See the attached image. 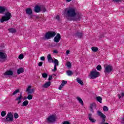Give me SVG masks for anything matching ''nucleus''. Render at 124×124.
Masks as SVG:
<instances>
[{"mask_svg": "<svg viewBox=\"0 0 124 124\" xmlns=\"http://www.w3.org/2000/svg\"><path fill=\"white\" fill-rule=\"evenodd\" d=\"M5 13L3 16H2L0 19V23H3L4 22H6L11 19L12 15L11 13L8 11V9L6 7L0 6V14H3Z\"/></svg>", "mask_w": 124, "mask_h": 124, "instance_id": "nucleus-1", "label": "nucleus"}, {"mask_svg": "<svg viewBox=\"0 0 124 124\" xmlns=\"http://www.w3.org/2000/svg\"><path fill=\"white\" fill-rule=\"evenodd\" d=\"M76 9L74 8H70L67 11V16L68 17L74 18L76 16Z\"/></svg>", "mask_w": 124, "mask_h": 124, "instance_id": "nucleus-2", "label": "nucleus"}, {"mask_svg": "<svg viewBox=\"0 0 124 124\" xmlns=\"http://www.w3.org/2000/svg\"><path fill=\"white\" fill-rule=\"evenodd\" d=\"M82 19V14L79 12L76 13V16L74 17L67 18L68 21H81Z\"/></svg>", "mask_w": 124, "mask_h": 124, "instance_id": "nucleus-3", "label": "nucleus"}, {"mask_svg": "<svg viewBox=\"0 0 124 124\" xmlns=\"http://www.w3.org/2000/svg\"><path fill=\"white\" fill-rule=\"evenodd\" d=\"M56 35V32L55 31H48L47 32L45 37L42 38V39L43 40H46V39H50V38H52V37H54Z\"/></svg>", "mask_w": 124, "mask_h": 124, "instance_id": "nucleus-4", "label": "nucleus"}, {"mask_svg": "<svg viewBox=\"0 0 124 124\" xmlns=\"http://www.w3.org/2000/svg\"><path fill=\"white\" fill-rule=\"evenodd\" d=\"M7 60V55L5 51L0 49V62H4Z\"/></svg>", "mask_w": 124, "mask_h": 124, "instance_id": "nucleus-5", "label": "nucleus"}, {"mask_svg": "<svg viewBox=\"0 0 124 124\" xmlns=\"http://www.w3.org/2000/svg\"><path fill=\"white\" fill-rule=\"evenodd\" d=\"M4 122L5 123L13 122V114L11 112H8L6 116V118H4Z\"/></svg>", "mask_w": 124, "mask_h": 124, "instance_id": "nucleus-6", "label": "nucleus"}, {"mask_svg": "<svg viewBox=\"0 0 124 124\" xmlns=\"http://www.w3.org/2000/svg\"><path fill=\"white\" fill-rule=\"evenodd\" d=\"M99 76H100V74L99 73V72H97L96 70H94V71H91V79H95V78H97V77H99Z\"/></svg>", "mask_w": 124, "mask_h": 124, "instance_id": "nucleus-7", "label": "nucleus"}, {"mask_svg": "<svg viewBox=\"0 0 124 124\" xmlns=\"http://www.w3.org/2000/svg\"><path fill=\"white\" fill-rule=\"evenodd\" d=\"M48 123H51V124H55L57 122V117L54 115H50L47 118Z\"/></svg>", "mask_w": 124, "mask_h": 124, "instance_id": "nucleus-8", "label": "nucleus"}, {"mask_svg": "<svg viewBox=\"0 0 124 124\" xmlns=\"http://www.w3.org/2000/svg\"><path fill=\"white\" fill-rule=\"evenodd\" d=\"M113 66H112L110 65H108L105 68L104 73L105 74H106V73H110L112 71H113Z\"/></svg>", "mask_w": 124, "mask_h": 124, "instance_id": "nucleus-9", "label": "nucleus"}, {"mask_svg": "<svg viewBox=\"0 0 124 124\" xmlns=\"http://www.w3.org/2000/svg\"><path fill=\"white\" fill-rule=\"evenodd\" d=\"M25 11H26V14H27V15L31 16L30 19H31L32 18V16H31V15H32V10L31 9V8H27L25 10Z\"/></svg>", "mask_w": 124, "mask_h": 124, "instance_id": "nucleus-10", "label": "nucleus"}, {"mask_svg": "<svg viewBox=\"0 0 124 124\" xmlns=\"http://www.w3.org/2000/svg\"><path fill=\"white\" fill-rule=\"evenodd\" d=\"M53 62L54 63V68L52 70V71L56 72V71H57V66H59V61L54 59V61H53Z\"/></svg>", "mask_w": 124, "mask_h": 124, "instance_id": "nucleus-11", "label": "nucleus"}, {"mask_svg": "<svg viewBox=\"0 0 124 124\" xmlns=\"http://www.w3.org/2000/svg\"><path fill=\"white\" fill-rule=\"evenodd\" d=\"M62 37L61 36V34L60 33H57V35L54 37V42H56L58 43L60 42V40H61Z\"/></svg>", "mask_w": 124, "mask_h": 124, "instance_id": "nucleus-12", "label": "nucleus"}, {"mask_svg": "<svg viewBox=\"0 0 124 124\" xmlns=\"http://www.w3.org/2000/svg\"><path fill=\"white\" fill-rule=\"evenodd\" d=\"M83 35L84 33H83V32H80L79 31H78L75 34V37H78V38H82Z\"/></svg>", "mask_w": 124, "mask_h": 124, "instance_id": "nucleus-13", "label": "nucleus"}, {"mask_svg": "<svg viewBox=\"0 0 124 124\" xmlns=\"http://www.w3.org/2000/svg\"><path fill=\"white\" fill-rule=\"evenodd\" d=\"M34 11L35 13H39L41 11V7L39 6L38 5H36L34 8Z\"/></svg>", "mask_w": 124, "mask_h": 124, "instance_id": "nucleus-14", "label": "nucleus"}, {"mask_svg": "<svg viewBox=\"0 0 124 124\" xmlns=\"http://www.w3.org/2000/svg\"><path fill=\"white\" fill-rule=\"evenodd\" d=\"M31 86H29L26 90V92H28V94H31V93H34V89H31Z\"/></svg>", "mask_w": 124, "mask_h": 124, "instance_id": "nucleus-15", "label": "nucleus"}, {"mask_svg": "<svg viewBox=\"0 0 124 124\" xmlns=\"http://www.w3.org/2000/svg\"><path fill=\"white\" fill-rule=\"evenodd\" d=\"M4 76H12L13 72L12 71L8 70L4 73Z\"/></svg>", "mask_w": 124, "mask_h": 124, "instance_id": "nucleus-16", "label": "nucleus"}, {"mask_svg": "<svg viewBox=\"0 0 124 124\" xmlns=\"http://www.w3.org/2000/svg\"><path fill=\"white\" fill-rule=\"evenodd\" d=\"M67 84V81L66 80H62L61 84L60 85L59 87V90L62 91V87H63L65 85Z\"/></svg>", "mask_w": 124, "mask_h": 124, "instance_id": "nucleus-17", "label": "nucleus"}, {"mask_svg": "<svg viewBox=\"0 0 124 124\" xmlns=\"http://www.w3.org/2000/svg\"><path fill=\"white\" fill-rule=\"evenodd\" d=\"M94 108H96V106H95V103H93L92 104H91L90 107V109L92 113H93L94 112L93 111V109H94Z\"/></svg>", "mask_w": 124, "mask_h": 124, "instance_id": "nucleus-18", "label": "nucleus"}, {"mask_svg": "<svg viewBox=\"0 0 124 124\" xmlns=\"http://www.w3.org/2000/svg\"><path fill=\"white\" fill-rule=\"evenodd\" d=\"M51 86V81H48L46 82L45 84L42 85L43 88H45V89H47V88H49Z\"/></svg>", "mask_w": 124, "mask_h": 124, "instance_id": "nucleus-19", "label": "nucleus"}, {"mask_svg": "<svg viewBox=\"0 0 124 124\" xmlns=\"http://www.w3.org/2000/svg\"><path fill=\"white\" fill-rule=\"evenodd\" d=\"M23 72H25V69H24V68L20 67L17 69V74H21V73H23Z\"/></svg>", "mask_w": 124, "mask_h": 124, "instance_id": "nucleus-20", "label": "nucleus"}, {"mask_svg": "<svg viewBox=\"0 0 124 124\" xmlns=\"http://www.w3.org/2000/svg\"><path fill=\"white\" fill-rule=\"evenodd\" d=\"M8 31L9 32H11V33H16V32H17L16 29L13 28L8 29Z\"/></svg>", "mask_w": 124, "mask_h": 124, "instance_id": "nucleus-21", "label": "nucleus"}, {"mask_svg": "<svg viewBox=\"0 0 124 124\" xmlns=\"http://www.w3.org/2000/svg\"><path fill=\"white\" fill-rule=\"evenodd\" d=\"M47 60L49 62H54V60H53V58H52L51 54H48L47 55Z\"/></svg>", "mask_w": 124, "mask_h": 124, "instance_id": "nucleus-22", "label": "nucleus"}, {"mask_svg": "<svg viewBox=\"0 0 124 124\" xmlns=\"http://www.w3.org/2000/svg\"><path fill=\"white\" fill-rule=\"evenodd\" d=\"M88 118H89L90 122H91V123H94L96 121V120H94L93 118H92V114L91 113H90L89 114Z\"/></svg>", "mask_w": 124, "mask_h": 124, "instance_id": "nucleus-23", "label": "nucleus"}, {"mask_svg": "<svg viewBox=\"0 0 124 124\" xmlns=\"http://www.w3.org/2000/svg\"><path fill=\"white\" fill-rule=\"evenodd\" d=\"M77 99H78V102L80 103V104L82 105V106H84V102H83V100H82V98H81L79 97H77Z\"/></svg>", "mask_w": 124, "mask_h": 124, "instance_id": "nucleus-24", "label": "nucleus"}, {"mask_svg": "<svg viewBox=\"0 0 124 124\" xmlns=\"http://www.w3.org/2000/svg\"><path fill=\"white\" fill-rule=\"evenodd\" d=\"M77 81L78 84H80V85H81V86H84V82L80 78H77Z\"/></svg>", "mask_w": 124, "mask_h": 124, "instance_id": "nucleus-25", "label": "nucleus"}, {"mask_svg": "<svg viewBox=\"0 0 124 124\" xmlns=\"http://www.w3.org/2000/svg\"><path fill=\"white\" fill-rule=\"evenodd\" d=\"M29 104V101L28 100H25V101H24L23 103H22V104L21 105V106L22 107H24L25 106H28Z\"/></svg>", "mask_w": 124, "mask_h": 124, "instance_id": "nucleus-26", "label": "nucleus"}, {"mask_svg": "<svg viewBox=\"0 0 124 124\" xmlns=\"http://www.w3.org/2000/svg\"><path fill=\"white\" fill-rule=\"evenodd\" d=\"M96 99L100 103H102V98L101 96H97Z\"/></svg>", "mask_w": 124, "mask_h": 124, "instance_id": "nucleus-27", "label": "nucleus"}, {"mask_svg": "<svg viewBox=\"0 0 124 124\" xmlns=\"http://www.w3.org/2000/svg\"><path fill=\"white\" fill-rule=\"evenodd\" d=\"M66 73L68 76H71V75H73V72L69 70L66 71Z\"/></svg>", "mask_w": 124, "mask_h": 124, "instance_id": "nucleus-28", "label": "nucleus"}, {"mask_svg": "<svg viewBox=\"0 0 124 124\" xmlns=\"http://www.w3.org/2000/svg\"><path fill=\"white\" fill-rule=\"evenodd\" d=\"M91 49L93 52H97L98 51L97 47H92Z\"/></svg>", "mask_w": 124, "mask_h": 124, "instance_id": "nucleus-29", "label": "nucleus"}, {"mask_svg": "<svg viewBox=\"0 0 124 124\" xmlns=\"http://www.w3.org/2000/svg\"><path fill=\"white\" fill-rule=\"evenodd\" d=\"M41 11H42V12L44 13V12H46L47 10H46V8H45V7L43 6L41 7Z\"/></svg>", "mask_w": 124, "mask_h": 124, "instance_id": "nucleus-30", "label": "nucleus"}, {"mask_svg": "<svg viewBox=\"0 0 124 124\" xmlns=\"http://www.w3.org/2000/svg\"><path fill=\"white\" fill-rule=\"evenodd\" d=\"M18 93H20V89H18L15 91L14 93H13V95H15V94H17Z\"/></svg>", "mask_w": 124, "mask_h": 124, "instance_id": "nucleus-31", "label": "nucleus"}, {"mask_svg": "<svg viewBox=\"0 0 124 124\" xmlns=\"http://www.w3.org/2000/svg\"><path fill=\"white\" fill-rule=\"evenodd\" d=\"M103 110L104 111V112H108V107H107V106H104L103 108Z\"/></svg>", "mask_w": 124, "mask_h": 124, "instance_id": "nucleus-32", "label": "nucleus"}, {"mask_svg": "<svg viewBox=\"0 0 124 124\" xmlns=\"http://www.w3.org/2000/svg\"><path fill=\"white\" fill-rule=\"evenodd\" d=\"M97 70H98L99 71H100L101 69H102V67H101V65H98L96 67Z\"/></svg>", "mask_w": 124, "mask_h": 124, "instance_id": "nucleus-33", "label": "nucleus"}, {"mask_svg": "<svg viewBox=\"0 0 124 124\" xmlns=\"http://www.w3.org/2000/svg\"><path fill=\"white\" fill-rule=\"evenodd\" d=\"M42 76L43 78H47L48 77V74L46 73L42 74Z\"/></svg>", "mask_w": 124, "mask_h": 124, "instance_id": "nucleus-34", "label": "nucleus"}, {"mask_svg": "<svg viewBox=\"0 0 124 124\" xmlns=\"http://www.w3.org/2000/svg\"><path fill=\"white\" fill-rule=\"evenodd\" d=\"M18 59L19 60H23V59H24V54H20L18 56Z\"/></svg>", "mask_w": 124, "mask_h": 124, "instance_id": "nucleus-35", "label": "nucleus"}, {"mask_svg": "<svg viewBox=\"0 0 124 124\" xmlns=\"http://www.w3.org/2000/svg\"><path fill=\"white\" fill-rule=\"evenodd\" d=\"M66 65L69 68H71V63H70V62H68L66 63Z\"/></svg>", "mask_w": 124, "mask_h": 124, "instance_id": "nucleus-36", "label": "nucleus"}, {"mask_svg": "<svg viewBox=\"0 0 124 124\" xmlns=\"http://www.w3.org/2000/svg\"><path fill=\"white\" fill-rule=\"evenodd\" d=\"M5 115H6V112H5V111H2L1 112V116L2 117H5Z\"/></svg>", "mask_w": 124, "mask_h": 124, "instance_id": "nucleus-37", "label": "nucleus"}, {"mask_svg": "<svg viewBox=\"0 0 124 124\" xmlns=\"http://www.w3.org/2000/svg\"><path fill=\"white\" fill-rule=\"evenodd\" d=\"M118 95L119 98L121 99V97H124V93H121V95L120 94H118Z\"/></svg>", "mask_w": 124, "mask_h": 124, "instance_id": "nucleus-38", "label": "nucleus"}, {"mask_svg": "<svg viewBox=\"0 0 124 124\" xmlns=\"http://www.w3.org/2000/svg\"><path fill=\"white\" fill-rule=\"evenodd\" d=\"M27 99H29V100L32 99V95L31 94L28 95L27 96Z\"/></svg>", "mask_w": 124, "mask_h": 124, "instance_id": "nucleus-39", "label": "nucleus"}, {"mask_svg": "<svg viewBox=\"0 0 124 124\" xmlns=\"http://www.w3.org/2000/svg\"><path fill=\"white\" fill-rule=\"evenodd\" d=\"M14 116L15 119H18L19 118V115L16 112L14 113Z\"/></svg>", "mask_w": 124, "mask_h": 124, "instance_id": "nucleus-40", "label": "nucleus"}, {"mask_svg": "<svg viewBox=\"0 0 124 124\" xmlns=\"http://www.w3.org/2000/svg\"><path fill=\"white\" fill-rule=\"evenodd\" d=\"M22 99H23V98H22L21 97H20V96H19L15 99V101H18V100H22Z\"/></svg>", "mask_w": 124, "mask_h": 124, "instance_id": "nucleus-41", "label": "nucleus"}, {"mask_svg": "<svg viewBox=\"0 0 124 124\" xmlns=\"http://www.w3.org/2000/svg\"><path fill=\"white\" fill-rule=\"evenodd\" d=\"M53 79V76L52 75H49L48 78V81H51Z\"/></svg>", "mask_w": 124, "mask_h": 124, "instance_id": "nucleus-42", "label": "nucleus"}, {"mask_svg": "<svg viewBox=\"0 0 124 124\" xmlns=\"http://www.w3.org/2000/svg\"><path fill=\"white\" fill-rule=\"evenodd\" d=\"M56 20H58V21H60L61 20V18L60 17V16L57 15V16H56Z\"/></svg>", "mask_w": 124, "mask_h": 124, "instance_id": "nucleus-43", "label": "nucleus"}, {"mask_svg": "<svg viewBox=\"0 0 124 124\" xmlns=\"http://www.w3.org/2000/svg\"><path fill=\"white\" fill-rule=\"evenodd\" d=\"M113 2H120V1H122V0H112Z\"/></svg>", "mask_w": 124, "mask_h": 124, "instance_id": "nucleus-44", "label": "nucleus"}, {"mask_svg": "<svg viewBox=\"0 0 124 124\" xmlns=\"http://www.w3.org/2000/svg\"><path fill=\"white\" fill-rule=\"evenodd\" d=\"M41 61H45V57L44 56H42L40 58Z\"/></svg>", "mask_w": 124, "mask_h": 124, "instance_id": "nucleus-45", "label": "nucleus"}, {"mask_svg": "<svg viewBox=\"0 0 124 124\" xmlns=\"http://www.w3.org/2000/svg\"><path fill=\"white\" fill-rule=\"evenodd\" d=\"M63 124H70V123L68 121H64Z\"/></svg>", "mask_w": 124, "mask_h": 124, "instance_id": "nucleus-46", "label": "nucleus"}, {"mask_svg": "<svg viewBox=\"0 0 124 124\" xmlns=\"http://www.w3.org/2000/svg\"><path fill=\"white\" fill-rule=\"evenodd\" d=\"M42 64H43V62H39L38 63V66H42Z\"/></svg>", "mask_w": 124, "mask_h": 124, "instance_id": "nucleus-47", "label": "nucleus"}, {"mask_svg": "<svg viewBox=\"0 0 124 124\" xmlns=\"http://www.w3.org/2000/svg\"><path fill=\"white\" fill-rule=\"evenodd\" d=\"M53 53H54V54H58V52L57 50H55L53 51Z\"/></svg>", "mask_w": 124, "mask_h": 124, "instance_id": "nucleus-48", "label": "nucleus"}, {"mask_svg": "<svg viewBox=\"0 0 124 124\" xmlns=\"http://www.w3.org/2000/svg\"><path fill=\"white\" fill-rule=\"evenodd\" d=\"M21 102H22L21 100H18V102L17 103V104H20V103H21Z\"/></svg>", "mask_w": 124, "mask_h": 124, "instance_id": "nucleus-49", "label": "nucleus"}, {"mask_svg": "<svg viewBox=\"0 0 124 124\" xmlns=\"http://www.w3.org/2000/svg\"><path fill=\"white\" fill-rule=\"evenodd\" d=\"M70 52V51L69 50H67L66 52L67 55H68V54H69Z\"/></svg>", "mask_w": 124, "mask_h": 124, "instance_id": "nucleus-50", "label": "nucleus"}, {"mask_svg": "<svg viewBox=\"0 0 124 124\" xmlns=\"http://www.w3.org/2000/svg\"><path fill=\"white\" fill-rule=\"evenodd\" d=\"M19 97H21V98H23V95L20 94Z\"/></svg>", "mask_w": 124, "mask_h": 124, "instance_id": "nucleus-51", "label": "nucleus"}, {"mask_svg": "<svg viewBox=\"0 0 124 124\" xmlns=\"http://www.w3.org/2000/svg\"><path fill=\"white\" fill-rule=\"evenodd\" d=\"M66 1H67L68 2H69L71 1V0H66Z\"/></svg>", "mask_w": 124, "mask_h": 124, "instance_id": "nucleus-52", "label": "nucleus"}, {"mask_svg": "<svg viewBox=\"0 0 124 124\" xmlns=\"http://www.w3.org/2000/svg\"><path fill=\"white\" fill-rule=\"evenodd\" d=\"M35 16L36 19H38V16Z\"/></svg>", "mask_w": 124, "mask_h": 124, "instance_id": "nucleus-53", "label": "nucleus"}, {"mask_svg": "<svg viewBox=\"0 0 124 124\" xmlns=\"http://www.w3.org/2000/svg\"><path fill=\"white\" fill-rule=\"evenodd\" d=\"M20 94L23 95V92H20Z\"/></svg>", "mask_w": 124, "mask_h": 124, "instance_id": "nucleus-54", "label": "nucleus"}, {"mask_svg": "<svg viewBox=\"0 0 124 124\" xmlns=\"http://www.w3.org/2000/svg\"><path fill=\"white\" fill-rule=\"evenodd\" d=\"M100 37L101 38V37H103V36L102 35H100Z\"/></svg>", "mask_w": 124, "mask_h": 124, "instance_id": "nucleus-55", "label": "nucleus"}, {"mask_svg": "<svg viewBox=\"0 0 124 124\" xmlns=\"http://www.w3.org/2000/svg\"><path fill=\"white\" fill-rule=\"evenodd\" d=\"M54 76H56V74H53Z\"/></svg>", "mask_w": 124, "mask_h": 124, "instance_id": "nucleus-56", "label": "nucleus"}, {"mask_svg": "<svg viewBox=\"0 0 124 124\" xmlns=\"http://www.w3.org/2000/svg\"><path fill=\"white\" fill-rule=\"evenodd\" d=\"M27 98H28V97L27 98V97H26L25 98V99H27Z\"/></svg>", "mask_w": 124, "mask_h": 124, "instance_id": "nucleus-57", "label": "nucleus"}]
</instances>
